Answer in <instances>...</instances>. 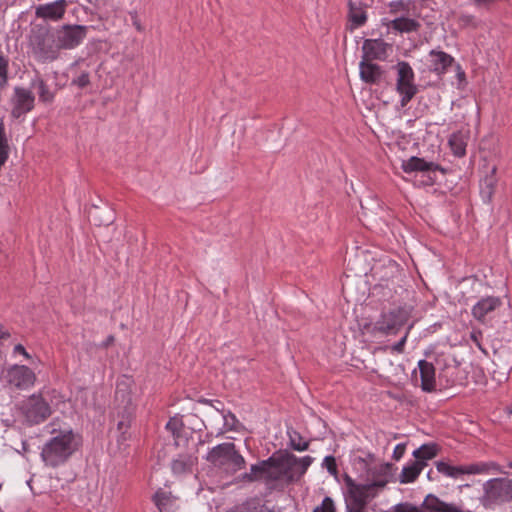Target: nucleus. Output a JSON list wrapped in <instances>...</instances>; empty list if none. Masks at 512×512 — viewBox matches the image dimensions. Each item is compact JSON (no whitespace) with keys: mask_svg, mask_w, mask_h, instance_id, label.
I'll list each match as a JSON object with an SVG mask.
<instances>
[{"mask_svg":"<svg viewBox=\"0 0 512 512\" xmlns=\"http://www.w3.org/2000/svg\"><path fill=\"white\" fill-rule=\"evenodd\" d=\"M397 73V90L401 95V105L406 106L417 93L414 72L407 62H400L397 65Z\"/></svg>","mask_w":512,"mask_h":512,"instance_id":"nucleus-8","label":"nucleus"},{"mask_svg":"<svg viewBox=\"0 0 512 512\" xmlns=\"http://www.w3.org/2000/svg\"><path fill=\"white\" fill-rule=\"evenodd\" d=\"M382 252L380 249H367L361 250L357 253L355 262L363 261L365 266L356 270L355 275L363 274L366 277H371L373 280H381V274L384 268L382 263Z\"/></svg>","mask_w":512,"mask_h":512,"instance_id":"nucleus-7","label":"nucleus"},{"mask_svg":"<svg viewBox=\"0 0 512 512\" xmlns=\"http://www.w3.org/2000/svg\"><path fill=\"white\" fill-rule=\"evenodd\" d=\"M223 419L227 430H237L238 420L232 412L223 413Z\"/></svg>","mask_w":512,"mask_h":512,"instance_id":"nucleus-38","label":"nucleus"},{"mask_svg":"<svg viewBox=\"0 0 512 512\" xmlns=\"http://www.w3.org/2000/svg\"><path fill=\"white\" fill-rule=\"evenodd\" d=\"M99 212H100L99 208L95 207V213L93 214V218H94L95 222H98V225H109L113 222L114 217H113V214L111 211H108V216L104 220L98 219L96 214Z\"/></svg>","mask_w":512,"mask_h":512,"instance_id":"nucleus-44","label":"nucleus"},{"mask_svg":"<svg viewBox=\"0 0 512 512\" xmlns=\"http://www.w3.org/2000/svg\"><path fill=\"white\" fill-rule=\"evenodd\" d=\"M212 407H214L217 411L221 412L222 414L224 413V410L222 408L223 404H217L215 402H213V405H211Z\"/></svg>","mask_w":512,"mask_h":512,"instance_id":"nucleus-53","label":"nucleus"},{"mask_svg":"<svg viewBox=\"0 0 512 512\" xmlns=\"http://www.w3.org/2000/svg\"><path fill=\"white\" fill-rule=\"evenodd\" d=\"M37 87L40 101L51 102L53 100L54 94L50 91L48 85L43 79L37 80Z\"/></svg>","mask_w":512,"mask_h":512,"instance_id":"nucleus-34","label":"nucleus"},{"mask_svg":"<svg viewBox=\"0 0 512 512\" xmlns=\"http://www.w3.org/2000/svg\"><path fill=\"white\" fill-rule=\"evenodd\" d=\"M429 58L431 71L438 75L444 74L454 62V58L443 51L432 50Z\"/></svg>","mask_w":512,"mask_h":512,"instance_id":"nucleus-19","label":"nucleus"},{"mask_svg":"<svg viewBox=\"0 0 512 512\" xmlns=\"http://www.w3.org/2000/svg\"><path fill=\"white\" fill-rule=\"evenodd\" d=\"M508 467L512 469V462L508 463Z\"/></svg>","mask_w":512,"mask_h":512,"instance_id":"nucleus-57","label":"nucleus"},{"mask_svg":"<svg viewBox=\"0 0 512 512\" xmlns=\"http://www.w3.org/2000/svg\"><path fill=\"white\" fill-rule=\"evenodd\" d=\"M391 512H423L421 508L411 503H400L392 508Z\"/></svg>","mask_w":512,"mask_h":512,"instance_id":"nucleus-41","label":"nucleus"},{"mask_svg":"<svg viewBox=\"0 0 512 512\" xmlns=\"http://www.w3.org/2000/svg\"><path fill=\"white\" fill-rule=\"evenodd\" d=\"M266 466V483L279 480L287 482L296 481L294 469L298 462V458L293 454L272 455L266 461H271Z\"/></svg>","mask_w":512,"mask_h":512,"instance_id":"nucleus-5","label":"nucleus"},{"mask_svg":"<svg viewBox=\"0 0 512 512\" xmlns=\"http://www.w3.org/2000/svg\"><path fill=\"white\" fill-rule=\"evenodd\" d=\"M182 427H183V422L178 417L170 418V420L166 424V429L168 431L172 432V434H174V435L179 433L181 431Z\"/></svg>","mask_w":512,"mask_h":512,"instance_id":"nucleus-40","label":"nucleus"},{"mask_svg":"<svg viewBox=\"0 0 512 512\" xmlns=\"http://www.w3.org/2000/svg\"><path fill=\"white\" fill-rule=\"evenodd\" d=\"M11 103V116L18 119L33 110L35 104V96L32 91L26 88L15 87L14 94L11 98Z\"/></svg>","mask_w":512,"mask_h":512,"instance_id":"nucleus-11","label":"nucleus"},{"mask_svg":"<svg viewBox=\"0 0 512 512\" xmlns=\"http://www.w3.org/2000/svg\"><path fill=\"white\" fill-rule=\"evenodd\" d=\"M88 28L83 25H64L57 31V48L73 49L86 37Z\"/></svg>","mask_w":512,"mask_h":512,"instance_id":"nucleus-9","label":"nucleus"},{"mask_svg":"<svg viewBox=\"0 0 512 512\" xmlns=\"http://www.w3.org/2000/svg\"><path fill=\"white\" fill-rule=\"evenodd\" d=\"M389 316V321L392 323H388L386 325V335H388L394 329L399 331L400 328H402L408 320V312L404 309H399L397 312L391 311Z\"/></svg>","mask_w":512,"mask_h":512,"instance_id":"nucleus-27","label":"nucleus"},{"mask_svg":"<svg viewBox=\"0 0 512 512\" xmlns=\"http://www.w3.org/2000/svg\"><path fill=\"white\" fill-rule=\"evenodd\" d=\"M153 502L157 506L159 512H169L172 503V495L170 492L158 490L153 496Z\"/></svg>","mask_w":512,"mask_h":512,"instance_id":"nucleus-30","label":"nucleus"},{"mask_svg":"<svg viewBox=\"0 0 512 512\" xmlns=\"http://www.w3.org/2000/svg\"><path fill=\"white\" fill-rule=\"evenodd\" d=\"M348 24L346 29L353 31L363 26L367 21V15L361 2L348 1Z\"/></svg>","mask_w":512,"mask_h":512,"instance_id":"nucleus-15","label":"nucleus"},{"mask_svg":"<svg viewBox=\"0 0 512 512\" xmlns=\"http://www.w3.org/2000/svg\"><path fill=\"white\" fill-rule=\"evenodd\" d=\"M435 466L439 473L443 474L446 477L454 479L464 474L472 475L474 472L480 471L475 467H471V464L464 466H453L444 461H437L435 463Z\"/></svg>","mask_w":512,"mask_h":512,"instance_id":"nucleus-20","label":"nucleus"},{"mask_svg":"<svg viewBox=\"0 0 512 512\" xmlns=\"http://www.w3.org/2000/svg\"><path fill=\"white\" fill-rule=\"evenodd\" d=\"M235 512H263V506L258 499L252 498L238 506Z\"/></svg>","mask_w":512,"mask_h":512,"instance_id":"nucleus-33","label":"nucleus"},{"mask_svg":"<svg viewBox=\"0 0 512 512\" xmlns=\"http://www.w3.org/2000/svg\"><path fill=\"white\" fill-rule=\"evenodd\" d=\"M206 460L226 472L235 473L245 467L244 457L236 450L232 442H225L213 447Z\"/></svg>","mask_w":512,"mask_h":512,"instance_id":"nucleus-4","label":"nucleus"},{"mask_svg":"<svg viewBox=\"0 0 512 512\" xmlns=\"http://www.w3.org/2000/svg\"><path fill=\"white\" fill-rule=\"evenodd\" d=\"M34 55L42 62L53 61L57 58V51L52 46H46L44 41H39L33 48Z\"/></svg>","mask_w":512,"mask_h":512,"instance_id":"nucleus-28","label":"nucleus"},{"mask_svg":"<svg viewBox=\"0 0 512 512\" xmlns=\"http://www.w3.org/2000/svg\"><path fill=\"white\" fill-rule=\"evenodd\" d=\"M511 413H512V409H511Z\"/></svg>","mask_w":512,"mask_h":512,"instance_id":"nucleus-58","label":"nucleus"},{"mask_svg":"<svg viewBox=\"0 0 512 512\" xmlns=\"http://www.w3.org/2000/svg\"><path fill=\"white\" fill-rule=\"evenodd\" d=\"M14 352L15 353H19V354H22L25 358L27 359H30L31 356L30 354L26 351V349L24 348L23 345L21 344H17L15 347H14Z\"/></svg>","mask_w":512,"mask_h":512,"instance_id":"nucleus-46","label":"nucleus"},{"mask_svg":"<svg viewBox=\"0 0 512 512\" xmlns=\"http://www.w3.org/2000/svg\"><path fill=\"white\" fill-rule=\"evenodd\" d=\"M402 168L406 173H411L415 171L419 172H435L437 170H441L438 164L434 162H428L423 158L412 156L408 160L404 161L402 164Z\"/></svg>","mask_w":512,"mask_h":512,"instance_id":"nucleus-21","label":"nucleus"},{"mask_svg":"<svg viewBox=\"0 0 512 512\" xmlns=\"http://www.w3.org/2000/svg\"><path fill=\"white\" fill-rule=\"evenodd\" d=\"M471 467H475L477 468L478 470H481L479 472H474L472 475H475V474H487V473H490V472H499V473H505L498 464H496L495 462H480V463H475V464H471Z\"/></svg>","mask_w":512,"mask_h":512,"instance_id":"nucleus-32","label":"nucleus"},{"mask_svg":"<svg viewBox=\"0 0 512 512\" xmlns=\"http://www.w3.org/2000/svg\"><path fill=\"white\" fill-rule=\"evenodd\" d=\"M458 76L460 79H463L465 77V73L463 71H459Z\"/></svg>","mask_w":512,"mask_h":512,"instance_id":"nucleus-54","label":"nucleus"},{"mask_svg":"<svg viewBox=\"0 0 512 512\" xmlns=\"http://www.w3.org/2000/svg\"><path fill=\"white\" fill-rule=\"evenodd\" d=\"M312 461L313 459L310 456H305L301 459H298V462L294 469L296 480H298L303 474H305L308 467L311 465Z\"/></svg>","mask_w":512,"mask_h":512,"instance_id":"nucleus-36","label":"nucleus"},{"mask_svg":"<svg viewBox=\"0 0 512 512\" xmlns=\"http://www.w3.org/2000/svg\"><path fill=\"white\" fill-rule=\"evenodd\" d=\"M313 512H336L333 500L325 497L320 506H317Z\"/></svg>","mask_w":512,"mask_h":512,"instance_id":"nucleus-39","label":"nucleus"},{"mask_svg":"<svg viewBox=\"0 0 512 512\" xmlns=\"http://www.w3.org/2000/svg\"><path fill=\"white\" fill-rule=\"evenodd\" d=\"M360 77L368 84H378L381 82L383 77V70L380 65L375 62L361 61L360 65Z\"/></svg>","mask_w":512,"mask_h":512,"instance_id":"nucleus-18","label":"nucleus"},{"mask_svg":"<svg viewBox=\"0 0 512 512\" xmlns=\"http://www.w3.org/2000/svg\"><path fill=\"white\" fill-rule=\"evenodd\" d=\"M66 5V0L39 5L36 7L35 15L37 18L59 20L65 13Z\"/></svg>","mask_w":512,"mask_h":512,"instance_id":"nucleus-14","label":"nucleus"},{"mask_svg":"<svg viewBox=\"0 0 512 512\" xmlns=\"http://www.w3.org/2000/svg\"><path fill=\"white\" fill-rule=\"evenodd\" d=\"M438 446L434 443L423 444L418 449L414 450L413 456L415 457V461H423L431 460L438 454Z\"/></svg>","mask_w":512,"mask_h":512,"instance_id":"nucleus-29","label":"nucleus"},{"mask_svg":"<svg viewBox=\"0 0 512 512\" xmlns=\"http://www.w3.org/2000/svg\"><path fill=\"white\" fill-rule=\"evenodd\" d=\"M20 410L26 421L30 424H39L47 420L52 409L41 394H33L22 401Z\"/></svg>","mask_w":512,"mask_h":512,"instance_id":"nucleus-6","label":"nucleus"},{"mask_svg":"<svg viewBox=\"0 0 512 512\" xmlns=\"http://www.w3.org/2000/svg\"><path fill=\"white\" fill-rule=\"evenodd\" d=\"M448 143L455 156L463 157L466 154L467 137L462 132L453 133Z\"/></svg>","mask_w":512,"mask_h":512,"instance_id":"nucleus-25","label":"nucleus"},{"mask_svg":"<svg viewBox=\"0 0 512 512\" xmlns=\"http://www.w3.org/2000/svg\"><path fill=\"white\" fill-rule=\"evenodd\" d=\"M426 465L427 463L423 461H413L404 466L399 475V482L402 484L415 482Z\"/></svg>","mask_w":512,"mask_h":512,"instance_id":"nucleus-22","label":"nucleus"},{"mask_svg":"<svg viewBox=\"0 0 512 512\" xmlns=\"http://www.w3.org/2000/svg\"><path fill=\"white\" fill-rule=\"evenodd\" d=\"M362 60L375 62L381 60L384 55V41L382 39H366L362 46Z\"/></svg>","mask_w":512,"mask_h":512,"instance_id":"nucleus-16","label":"nucleus"},{"mask_svg":"<svg viewBox=\"0 0 512 512\" xmlns=\"http://www.w3.org/2000/svg\"><path fill=\"white\" fill-rule=\"evenodd\" d=\"M72 84L83 89L90 84V76L88 72H82L77 78L72 80Z\"/></svg>","mask_w":512,"mask_h":512,"instance_id":"nucleus-42","label":"nucleus"},{"mask_svg":"<svg viewBox=\"0 0 512 512\" xmlns=\"http://www.w3.org/2000/svg\"><path fill=\"white\" fill-rule=\"evenodd\" d=\"M197 457L193 455H179L171 464L172 471L175 474L190 472L196 464Z\"/></svg>","mask_w":512,"mask_h":512,"instance_id":"nucleus-24","label":"nucleus"},{"mask_svg":"<svg viewBox=\"0 0 512 512\" xmlns=\"http://www.w3.org/2000/svg\"><path fill=\"white\" fill-rule=\"evenodd\" d=\"M9 337V333L4 330L3 326L0 324V339H5Z\"/></svg>","mask_w":512,"mask_h":512,"instance_id":"nucleus-52","label":"nucleus"},{"mask_svg":"<svg viewBox=\"0 0 512 512\" xmlns=\"http://www.w3.org/2000/svg\"><path fill=\"white\" fill-rule=\"evenodd\" d=\"M290 437V444L291 447L296 451H305L308 449L309 443L306 441H303L302 436L296 432L293 431L292 433H289Z\"/></svg>","mask_w":512,"mask_h":512,"instance_id":"nucleus-35","label":"nucleus"},{"mask_svg":"<svg viewBox=\"0 0 512 512\" xmlns=\"http://www.w3.org/2000/svg\"><path fill=\"white\" fill-rule=\"evenodd\" d=\"M6 381L13 387L24 390L32 387L36 381L35 373L25 365L11 366L5 375Z\"/></svg>","mask_w":512,"mask_h":512,"instance_id":"nucleus-10","label":"nucleus"},{"mask_svg":"<svg viewBox=\"0 0 512 512\" xmlns=\"http://www.w3.org/2000/svg\"><path fill=\"white\" fill-rule=\"evenodd\" d=\"M388 266H397L395 261H389Z\"/></svg>","mask_w":512,"mask_h":512,"instance_id":"nucleus-55","label":"nucleus"},{"mask_svg":"<svg viewBox=\"0 0 512 512\" xmlns=\"http://www.w3.org/2000/svg\"><path fill=\"white\" fill-rule=\"evenodd\" d=\"M10 146L5 134L3 122L0 121V166H3L9 157Z\"/></svg>","mask_w":512,"mask_h":512,"instance_id":"nucleus-31","label":"nucleus"},{"mask_svg":"<svg viewBox=\"0 0 512 512\" xmlns=\"http://www.w3.org/2000/svg\"><path fill=\"white\" fill-rule=\"evenodd\" d=\"M269 512H271V511H269Z\"/></svg>","mask_w":512,"mask_h":512,"instance_id":"nucleus-59","label":"nucleus"},{"mask_svg":"<svg viewBox=\"0 0 512 512\" xmlns=\"http://www.w3.org/2000/svg\"><path fill=\"white\" fill-rule=\"evenodd\" d=\"M80 445L81 437L72 430L60 431L43 446L41 458L46 466L55 468L67 462Z\"/></svg>","mask_w":512,"mask_h":512,"instance_id":"nucleus-2","label":"nucleus"},{"mask_svg":"<svg viewBox=\"0 0 512 512\" xmlns=\"http://www.w3.org/2000/svg\"><path fill=\"white\" fill-rule=\"evenodd\" d=\"M115 341V338L113 335H109L107 337V339L103 342V346L104 347H109L110 345H112Z\"/></svg>","mask_w":512,"mask_h":512,"instance_id":"nucleus-49","label":"nucleus"},{"mask_svg":"<svg viewBox=\"0 0 512 512\" xmlns=\"http://www.w3.org/2000/svg\"><path fill=\"white\" fill-rule=\"evenodd\" d=\"M502 305L499 297L488 296L481 298L472 308V315L479 322L485 323L494 316L495 311Z\"/></svg>","mask_w":512,"mask_h":512,"instance_id":"nucleus-13","label":"nucleus"},{"mask_svg":"<svg viewBox=\"0 0 512 512\" xmlns=\"http://www.w3.org/2000/svg\"><path fill=\"white\" fill-rule=\"evenodd\" d=\"M386 26L400 33H410L417 31L420 27V24L414 19L400 17L390 21L389 23H386Z\"/></svg>","mask_w":512,"mask_h":512,"instance_id":"nucleus-23","label":"nucleus"},{"mask_svg":"<svg viewBox=\"0 0 512 512\" xmlns=\"http://www.w3.org/2000/svg\"><path fill=\"white\" fill-rule=\"evenodd\" d=\"M114 409L118 418L117 429L123 439H126L125 433L130 427L135 413V405L132 399V380L128 377H123L117 382Z\"/></svg>","mask_w":512,"mask_h":512,"instance_id":"nucleus-3","label":"nucleus"},{"mask_svg":"<svg viewBox=\"0 0 512 512\" xmlns=\"http://www.w3.org/2000/svg\"><path fill=\"white\" fill-rule=\"evenodd\" d=\"M198 402L203 403V404H208V405H213V402H215L217 404H221V402L219 400H209V399H205V398L199 399Z\"/></svg>","mask_w":512,"mask_h":512,"instance_id":"nucleus-50","label":"nucleus"},{"mask_svg":"<svg viewBox=\"0 0 512 512\" xmlns=\"http://www.w3.org/2000/svg\"><path fill=\"white\" fill-rule=\"evenodd\" d=\"M405 450H406L405 443L397 444L393 450V459L396 461H399L403 457Z\"/></svg>","mask_w":512,"mask_h":512,"instance_id":"nucleus-45","label":"nucleus"},{"mask_svg":"<svg viewBox=\"0 0 512 512\" xmlns=\"http://www.w3.org/2000/svg\"><path fill=\"white\" fill-rule=\"evenodd\" d=\"M372 331L373 332H376V333H380V334H383L384 333V326L382 323L380 322H377L373 328H372Z\"/></svg>","mask_w":512,"mask_h":512,"instance_id":"nucleus-48","label":"nucleus"},{"mask_svg":"<svg viewBox=\"0 0 512 512\" xmlns=\"http://www.w3.org/2000/svg\"><path fill=\"white\" fill-rule=\"evenodd\" d=\"M429 183L432 184L433 183V179L429 176Z\"/></svg>","mask_w":512,"mask_h":512,"instance_id":"nucleus-56","label":"nucleus"},{"mask_svg":"<svg viewBox=\"0 0 512 512\" xmlns=\"http://www.w3.org/2000/svg\"><path fill=\"white\" fill-rule=\"evenodd\" d=\"M272 461L273 460H263L258 464L251 465L250 472L245 473L243 475V479L248 482H255L259 480H264L266 482V466L268 465L269 462Z\"/></svg>","mask_w":512,"mask_h":512,"instance_id":"nucleus-26","label":"nucleus"},{"mask_svg":"<svg viewBox=\"0 0 512 512\" xmlns=\"http://www.w3.org/2000/svg\"><path fill=\"white\" fill-rule=\"evenodd\" d=\"M350 286V276L346 275V280L342 284V291L345 293L346 289Z\"/></svg>","mask_w":512,"mask_h":512,"instance_id":"nucleus-51","label":"nucleus"},{"mask_svg":"<svg viewBox=\"0 0 512 512\" xmlns=\"http://www.w3.org/2000/svg\"><path fill=\"white\" fill-rule=\"evenodd\" d=\"M408 334H409V329H405L400 337V340L397 343L389 346L392 353L401 354L404 352Z\"/></svg>","mask_w":512,"mask_h":512,"instance_id":"nucleus-37","label":"nucleus"},{"mask_svg":"<svg viewBox=\"0 0 512 512\" xmlns=\"http://www.w3.org/2000/svg\"><path fill=\"white\" fill-rule=\"evenodd\" d=\"M323 466L326 467L331 475H337L336 459L333 456H326L323 461Z\"/></svg>","mask_w":512,"mask_h":512,"instance_id":"nucleus-43","label":"nucleus"},{"mask_svg":"<svg viewBox=\"0 0 512 512\" xmlns=\"http://www.w3.org/2000/svg\"><path fill=\"white\" fill-rule=\"evenodd\" d=\"M488 497L496 502L512 501V479H491L486 484Z\"/></svg>","mask_w":512,"mask_h":512,"instance_id":"nucleus-12","label":"nucleus"},{"mask_svg":"<svg viewBox=\"0 0 512 512\" xmlns=\"http://www.w3.org/2000/svg\"><path fill=\"white\" fill-rule=\"evenodd\" d=\"M418 369L421 379L420 387L425 392H432L436 387L435 368L432 363L426 360L418 362Z\"/></svg>","mask_w":512,"mask_h":512,"instance_id":"nucleus-17","label":"nucleus"},{"mask_svg":"<svg viewBox=\"0 0 512 512\" xmlns=\"http://www.w3.org/2000/svg\"><path fill=\"white\" fill-rule=\"evenodd\" d=\"M390 7H391L392 11H399V10L405 9V4L403 1H397V2L390 3Z\"/></svg>","mask_w":512,"mask_h":512,"instance_id":"nucleus-47","label":"nucleus"},{"mask_svg":"<svg viewBox=\"0 0 512 512\" xmlns=\"http://www.w3.org/2000/svg\"><path fill=\"white\" fill-rule=\"evenodd\" d=\"M353 465L356 470L365 472L358 480L345 474L344 481L348 495L346 497L347 512H366L365 508L384 487V463L378 461L373 454L355 457Z\"/></svg>","mask_w":512,"mask_h":512,"instance_id":"nucleus-1","label":"nucleus"}]
</instances>
